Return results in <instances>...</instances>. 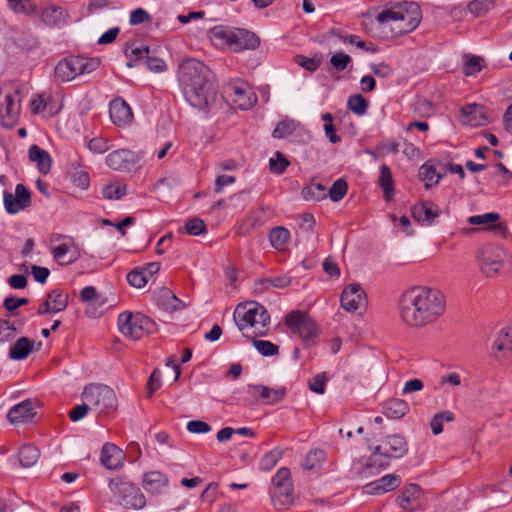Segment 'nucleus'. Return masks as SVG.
<instances>
[{"mask_svg":"<svg viewBox=\"0 0 512 512\" xmlns=\"http://www.w3.org/2000/svg\"><path fill=\"white\" fill-rule=\"evenodd\" d=\"M445 308L444 294L428 286L411 287L403 292L399 300L400 318L412 328L435 323L444 314Z\"/></svg>","mask_w":512,"mask_h":512,"instance_id":"1","label":"nucleus"},{"mask_svg":"<svg viewBox=\"0 0 512 512\" xmlns=\"http://www.w3.org/2000/svg\"><path fill=\"white\" fill-rule=\"evenodd\" d=\"M178 82L186 102L204 110L216 100L212 71L203 62L188 58L178 68Z\"/></svg>","mask_w":512,"mask_h":512,"instance_id":"2","label":"nucleus"},{"mask_svg":"<svg viewBox=\"0 0 512 512\" xmlns=\"http://www.w3.org/2000/svg\"><path fill=\"white\" fill-rule=\"evenodd\" d=\"M420 19L419 6L414 2H403L382 10L375 21L385 37L394 38L415 30Z\"/></svg>","mask_w":512,"mask_h":512,"instance_id":"3","label":"nucleus"},{"mask_svg":"<svg viewBox=\"0 0 512 512\" xmlns=\"http://www.w3.org/2000/svg\"><path fill=\"white\" fill-rule=\"evenodd\" d=\"M371 455L368 458L362 474L370 476L386 469L392 459H400L408 452V443L401 434L385 436L378 444H370Z\"/></svg>","mask_w":512,"mask_h":512,"instance_id":"4","label":"nucleus"},{"mask_svg":"<svg viewBox=\"0 0 512 512\" xmlns=\"http://www.w3.org/2000/svg\"><path fill=\"white\" fill-rule=\"evenodd\" d=\"M233 318L244 336H265L269 331L270 315L265 307L257 302L238 304Z\"/></svg>","mask_w":512,"mask_h":512,"instance_id":"5","label":"nucleus"},{"mask_svg":"<svg viewBox=\"0 0 512 512\" xmlns=\"http://www.w3.org/2000/svg\"><path fill=\"white\" fill-rule=\"evenodd\" d=\"M210 39L216 46H226L233 52L254 50L260 44L259 38L251 31L221 26L210 31Z\"/></svg>","mask_w":512,"mask_h":512,"instance_id":"6","label":"nucleus"},{"mask_svg":"<svg viewBox=\"0 0 512 512\" xmlns=\"http://www.w3.org/2000/svg\"><path fill=\"white\" fill-rule=\"evenodd\" d=\"M476 257L480 270L488 277L503 275L512 270V254L499 245H483Z\"/></svg>","mask_w":512,"mask_h":512,"instance_id":"7","label":"nucleus"},{"mask_svg":"<svg viewBox=\"0 0 512 512\" xmlns=\"http://www.w3.org/2000/svg\"><path fill=\"white\" fill-rule=\"evenodd\" d=\"M108 487L115 502L125 510H142L146 506V497L141 489L134 483L124 481L122 478H113Z\"/></svg>","mask_w":512,"mask_h":512,"instance_id":"8","label":"nucleus"},{"mask_svg":"<svg viewBox=\"0 0 512 512\" xmlns=\"http://www.w3.org/2000/svg\"><path fill=\"white\" fill-rule=\"evenodd\" d=\"M99 65L100 59L97 57L70 56L57 63L54 75L60 82H69L77 76L92 73Z\"/></svg>","mask_w":512,"mask_h":512,"instance_id":"9","label":"nucleus"},{"mask_svg":"<svg viewBox=\"0 0 512 512\" xmlns=\"http://www.w3.org/2000/svg\"><path fill=\"white\" fill-rule=\"evenodd\" d=\"M118 327L122 335L139 340L156 330L155 322L141 313L124 311L118 316Z\"/></svg>","mask_w":512,"mask_h":512,"instance_id":"10","label":"nucleus"},{"mask_svg":"<svg viewBox=\"0 0 512 512\" xmlns=\"http://www.w3.org/2000/svg\"><path fill=\"white\" fill-rule=\"evenodd\" d=\"M81 397L98 413L109 414L117 408L115 392L107 385L90 384L84 388Z\"/></svg>","mask_w":512,"mask_h":512,"instance_id":"11","label":"nucleus"},{"mask_svg":"<svg viewBox=\"0 0 512 512\" xmlns=\"http://www.w3.org/2000/svg\"><path fill=\"white\" fill-rule=\"evenodd\" d=\"M51 254L61 266L75 263L81 257V250L75 239L69 235L53 234L50 238Z\"/></svg>","mask_w":512,"mask_h":512,"instance_id":"12","label":"nucleus"},{"mask_svg":"<svg viewBox=\"0 0 512 512\" xmlns=\"http://www.w3.org/2000/svg\"><path fill=\"white\" fill-rule=\"evenodd\" d=\"M270 496L277 509H284L293 500V485L290 470L286 467L278 469L272 478Z\"/></svg>","mask_w":512,"mask_h":512,"instance_id":"13","label":"nucleus"},{"mask_svg":"<svg viewBox=\"0 0 512 512\" xmlns=\"http://www.w3.org/2000/svg\"><path fill=\"white\" fill-rule=\"evenodd\" d=\"M285 325L303 341L314 340L318 335V327L315 321L305 312L291 311L286 315Z\"/></svg>","mask_w":512,"mask_h":512,"instance_id":"14","label":"nucleus"},{"mask_svg":"<svg viewBox=\"0 0 512 512\" xmlns=\"http://www.w3.org/2000/svg\"><path fill=\"white\" fill-rule=\"evenodd\" d=\"M224 97L234 108L248 110L256 101V95L246 82H235L227 84L224 88Z\"/></svg>","mask_w":512,"mask_h":512,"instance_id":"15","label":"nucleus"},{"mask_svg":"<svg viewBox=\"0 0 512 512\" xmlns=\"http://www.w3.org/2000/svg\"><path fill=\"white\" fill-rule=\"evenodd\" d=\"M396 501L405 512L421 510L427 505L424 491L419 485L414 483L406 485Z\"/></svg>","mask_w":512,"mask_h":512,"instance_id":"16","label":"nucleus"},{"mask_svg":"<svg viewBox=\"0 0 512 512\" xmlns=\"http://www.w3.org/2000/svg\"><path fill=\"white\" fill-rule=\"evenodd\" d=\"M21 98L18 89L13 92H6L3 100L0 103V118L2 124L7 127H12L20 114Z\"/></svg>","mask_w":512,"mask_h":512,"instance_id":"17","label":"nucleus"},{"mask_svg":"<svg viewBox=\"0 0 512 512\" xmlns=\"http://www.w3.org/2000/svg\"><path fill=\"white\" fill-rule=\"evenodd\" d=\"M3 204L7 213L17 214L31 205V193L23 184H17L14 195L4 193Z\"/></svg>","mask_w":512,"mask_h":512,"instance_id":"18","label":"nucleus"},{"mask_svg":"<svg viewBox=\"0 0 512 512\" xmlns=\"http://www.w3.org/2000/svg\"><path fill=\"white\" fill-rule=\"evenodd\" d=\"M138 156L128 149H119L109 153L106 157V164L113 170L129 172L138 163Z\"/></svg>","mask_w":512,"mask_h":512,"instance_id":"19","label":"nucleus"},{"mask_svg":"<svg viewBox=\"0 0 512 512\" xmlns=\"http://www.w3.org/2000/svg\"><path fill=\"white\" fill-rule=\"evenodd\" d=\"M69 301V295L61 289L52 290L46 297V300L39 306L37 313L39 315L55 314L66 309Z\"/></svg>","mask_w":512,"mask_h":512,"instance_id":"20","label":"nucleus"},{"mask_svg":"<svg viewBox=\"0 0 512 512\" xmlns=\"http://www.w3.org/2000/svg\"><path fill=\"white\" fill-rule=\"evenodd\" d=\"M340 301L344 310L354 312L365 305V292L359 284H350L343 290Z\"/></svg>","mask_w":512,"mask_h":512,"instance_id":"21","label":"nucleus"},{"mask_svg":"<svg viewBox=\"0 0 512 512\" xmlns=\"http://www.w3.org/2000/svg\"><path fill=\"white\" fill-rule=\"evenodd\" d=\"M401 483V479L396 474H387L383 477L367 483L363 491L368 495H382L395 490Z\"/></svg>","mask_w":512,"mask_h":512,"instance_id":"22","label":"nucleus"},{"mask_svg":"<svg viewBox=\"0 0 512 512\" xmlns=\"http://www.w3.org/2000/svg\"><path fill=\"white\" fill-rule=\"evenodd\" d=\"M247 393L257 397L262 403L272 405L282 400L286 393L285 388H269L263 385L250 384L247 386Z\"/></svg>","mask_w":512,"mask_h":512,"instance_id":"23","label":"nucleus"},{"mask_svg":"<svg viewBox=\"0 0 512 512\" xmlns=\"http://www.w3.org/2000/svg\"><path fill=\"white\" fill-rule=\"evenodd\" d=\"M492 354L497 360L506 359L512 356V330L502 328L492 345Z\"/></svg>","mask_w":512,"mask_h":512,"instance_id":"24","label":"nucleus"},{"mask_svg":"<svg viewBox=\"0 0 512 512\" xmlns=\"http://www.w3.org/2000/svg\"><path fill=\"white\" fill-rule=\"evenodd\" d=\"M459 120L463 125L477 127L486 122L485 109L479 104H468L461 108Z\"/></svg>","mask_w":512,"mask_h":512,"instance_id":"25","label":"nucleus"},{"mask_svg":"<svg viewBox=\"0 0 512 512\" xmlns=\"http://www.w3.org/2000/svg\"><path fill=\"white\" fill-rule=\"evenodd\" d=\"M109 114L112 122L117 126L127 125L133 118L130 106L123 99H114L111 101Z\"/></svg>","mask_w":512,"mask_h":512,"instance_id":"26","label":"nucleus"},{"mask_svg":"<svg viewBox=\"0 0 512 512\" xmlns=\"http://www.w3.org/2000/svg\"><path fill=\"white\" fill-rule=\"evenodd\" d=\"M125 456L123 451L113 443H106L101 450L100 461L109 470H114L123 465Z\"/></svg>","mask_w":512,"mask_h":512,"instance_id":"27","label":"nucleus"},{"mask_svg":"<svg viewBox=\"0 0 512 512\" xmlns=\"http://www.w3.org/2000/svg\"><path fill=\"white\" fill-rule=\"evenodd\" d=\"M412 216L420 224L430 226L439 216V208L432 202H422L413 206Z\"/></svg>","mask_w":512,"mask_h":512,"instance_id":"28","label":"nucleus"},{"mask_svg":"<svg viewBox=\"0 0 512 512\" xmlns=\"http://www.w3.org/2000/svg\"><path fill=\"white\" fill-rule=\"evenodd\" d=\"M169 483L168 477L160 471H150L143 474L142 486L151 494H161Z\"/></svg>","mask_w":512,"mask_h":512,"instance_id":"29","label":"nucleus"},{"mask_svg":"<svg viewBox=\"0 0 512 512\" xmlns=\"http://www.w3.org/2000/svg\"><path fill=\"white\" fill-rule=\"evenodd\" d=\"M35 415L34 402L32 400H24L14 405L8 412V419L11 423H25L30 421Z\"/></svg>","mask_w":512,"mask_h":512,"instance_id":"30","label":"nucleus"},{"mask_svg":"<svg viewBox=\"0 0 512 512\" xmlns=\"http://www.w3.org/2000/svg\"><path fill=\"white\" fill-rule=\"evenodd\" d=\"M441 165H435L431 161L424 163L419 170V177L425 183L426 188L436 185L445 174Z\"/></svg>","mask_w":512,"mask_h":512,"instance_id":"31","label":"nucleus"},{"mask_svg":"<svg viewBox=\"0 0 512 512\" xmlns=\"http://www.w3.org/2000/svg\"><path fill=\"white\" fill-rule=\"evenodd\" d=\"M301 126L293 119L281 120L274 129L272 136L276 139H292L300 134Z\"/></svg>","mask_w":512,"mask_h":512,"instance_id":"32","label":"nucleus"},{"mask_svg":"<svg viewBox=\"0 0 512 512\" xmlns=\"http://www.w3.org/2000/svg\"><path fill=\"white\" fill-rule=\"evenodd\" d=\"M29 159L37 164L38 170L46 175L51 169L50 154L41 149L38 145H32L29 148Z\"/></svg>","mask_w":512,"mask_h":512,"instance_id":"33","label":"nucleus"},{"mask_svg":"<svg viewBox=\"0 0 512 512\" xmlns=\"http://www.w3.org/2000/svg\"><path fill=\"white\" fill-rule=\"evenodd\" d=\"M149 54L150 49L144 44H139L137 42L127 44L125 48V56L129 59L127 66L130 68L134 67L136 65V61L148 58Z\"/></svg>","mask_w":512,"mask_h":512,"instance_id":"34","label":"nucleus"},{"mask_svg":"<svg viewBox=\"0 0 512 512\" xmlns=\"http://www.w3.org/2000/svg\"><path fill=\"white\" fill-rule=\"evenodd\" d=\"M34 342L27 337L19 338L9 350V357L12 360L26 359L31 353Z\"/></svg>","mask_w":512,"mask_h":512,"instance_id":"35","label":"nucleus"},{"mask_svg":"<svg viewBox=\"0 0 512 512\" xmlns=\"http://www.w3.org/2000/svg\"><path fill=\"white\" fill-rule=\"evenodd\" d=\"M384 410L388 417L399 419L408 413L409 405L402 399L392 398L385 403Z\"/></svg>","mask_w":512,"mask_h":512,"instance_id":"36","label":"nucleus"},{"mask_svg":"<svg viewBox=\"0 0 512 512\" xmlns=\"http://www.w3.org/2000/svg\"><path fill=\"white\" fill-rule=\"evenodd\" d=\"M290 239V232L282 226L273 228L269 233V241L273 248L282 251L286 248Z\"/></svg>","mask_w":512,"mask_h":512,"instance_id":"37","label":"nucleus"},{"mask_svg":"<svg viewBox=\"0 0 512 512\" xmlns=\"http://www.w3.org/2000/svg\"><path fill=\"white\" fill-rule=\"evenodd\" d=\"M20 464L29 468L37 463L40 457V451L36 446L33 445H24L20 448L18 453Z\"/></svg>","mask_w":512,"mask_h":512,"instance_id":"38","label":"nucleus"},{"mask_svg":"<svg viewBox=\"0 0 512 512\" xmlns=\"http://www.w3.org/2000/svg\"><path fill=\"white\" fill-rule=\"evenodd\" d=\"M326 460V452L320 448L311 449L305 456L302 467L306 470L320 468Z\"/></svg>","mask_w":512,"mask_h":512,"instance_id":"39","label":"nucleus"},{"mask_svg":"<svg viewBox=\"0 0 512 512\" xmlns=\"http://www.w3.org/2000/svg\"><path fill=\"white\" fill-rule=\"evenodd\" d=\"M379 185L383 190L385 200H391L394 194V185L391 170L387 165L380 167Z\"/></svg>","mask_w":512,"mask_h":512,"instance_id":"40","label":"nucleus"},{"mask_svg":"<svg viewBox=\"0 0 512 512\" xmlns=\"http://www.w3.org/2000/svg\"><path fill=\"white\" fill-rule=\"evenodd\" d=\"M11 39L17 47L23 50H32L38 45L36 37L27 31H17L11 36Z\"/></svg>","mask_w":512,"mask_h":512,"instance_id":"41","label":"nucleus"},{"mask_svg":"<svg viewBox=\"0 0 512 512\" xmlns=\"http://www.w3.org/2000/svg\"><path fill=\"white\" fill-rule=\"evenodd\" d=\"M301 194L305 200L320 201L327 197V188L321 183L312 182L302 189Z\"/></svg>","mask_w":512,"mask_h":512,"instance_id":"42","label":"nucleus"},{"mask_svg":"<svg viewBox=\"0 0 512 512\" xmlns=\"http://www.w3.org/2000/svg\"><path fill=\"white\" fill-rule=\"evenodd\" d=\"M9 8L18 14L35 16L38 14L37 6L33 0H7Z\"/></svg>","mask_w":512,"mask_h":512,"instance_id":"43","label":"nucleus"},{"mask_svg":"<svg viewBox=\"0 0 512 512\" xmlns=\"http://www.w3.org/2000/svg\"><path fill=\"white\" fill-rule=\"evenodd\" d=\"M455 415L453 412L445 410L436 413L431 421H430V428L434 435H439L443 432V424L449 423L454 421Z\"/></svg>","mask_w":512,"mask_h":512,"instance_id":"44","label":"nucleus"},{"mask_svg":"<svg viewBox=\"0 0 512 512\" xmlns=\"http://www.w3.org/2000/svg\"><path fill=\"white\" fill-rule=\"evenodd\" d=\"M283 450L276 447L265 453L259 462V469L265 472L270 471L282 458Z\"/></svg>","mask_w":512,"mask_h":512,"instance_id":"45","label":"nucleus"},{"mask_svg":"<svg viewBox=\"0 0 512 512\" xmlns=\"http://www.w3.org/2000/svg\"><path fill=\"white\" fill-rule=\"evenodd\" d=\"M127 194V185L121 182H113L102 188V195L109 200H119Z\"/></svg>","mask_w":512,"mask_h":512,"instance_id":"46","label":"nucleus"},{"mask_svg":"<svg viewBox=\"0 0 512 512\" xmlns=\"http://www.w3.org/2000/svg\"><path fill=\"white\" fill-rule=\"evenodd\" d=\"M494 7V0H472L467 9L475 17H480L488 13Z\"/></svg>","mask_w":512,"mask_h":512,"instance_id":"47","label":"nucleus"},{"mask_svg":"<svg viewBox=\"0 0 512 512\" xmlns=\"http://www.w3.org/2000/svg\"><path fill=\"white\" fill-rule=\"evenodd\" d=\"M347 107L353 113L362 116L368 108V101L360 94L352 95L347 100Z\"/></svg>","mask_w":512,"mask_h":512,"instance_id":"48","label":"nucleus"},{"mask_svg":"<svg viewBox=\"0 0 512 512\" xmlns=\"http://www.w3.org/2000/svg\"><path fill=\"white\" fill-rule=\"evenodd\" d=\"M253 346L263 356H275L279 353V347L267 340H253Z\"/></svg>","mask_w":512,"mask_h":512,"instance_id":"49","label":"nucleus"},{"mask_svg":"<svg viewBox=\"0 0 512 512\" xmlns=\"http://www.w3.org/2000/svg\"><path fill=\"white\" fill-rule=\"evenodd\" d=\"M440 384L447 385L451 389H456L466 385V379L458 372H449L440 378Z\"/></svg>","mask_w":512,"mask_h":512,"instance_id":"50","label":"nucleus"},{"mask_svg":"<svg viewBox=\"0 0 512 512\" xmlns=\"http://www.w3.org/2000/svg\"><path fill=\"white\" fill-rule=\"evenodd\" d=\"M16 336V327L5 319H0V344L12 341Z\"/></svg>","mask_w":512,"mask_h":512,"instance_id":"51","label":"nucleus"},{"mask_svg":"<svg viewBox=\"0 0 512 512\" xmlns=\"http://www.w3.org/2000/svg\"><path fill=\"white\" fill-rule=\"evenodd\" d=\"M347 183L343 179L336 180L329 191L327 192V195L330 197V199L333 202L340 201L347 193Z\"/></svg>","mask_w":512,"mask_h":512,"instance_id":"52","label":"nucleus"},{"mask_svg":"<svg viewBox=\"0 0 512 512\" xmlns=\"http://www.w3.org/2000/svg\"><path fill=\"white\" fill-rule=\"evenodd\" d=\"M288 165L289 161L281 152H276L269 160L270 170L275 174H282Z\"/></svg>","mask_w":512,"mask_h":512,"instance_id":"53","label":"nucleus"},{"mask_svg":"<svg viewBox=\"0 0 512 512\" xmlns=\"http://www.w3.org/2000/svg\"><path fill=\"white\" fill-rule=\"evenodd\" d=\"M127 281L131 286L139 289L147 284L148 278L145 271L136 268L127 274Z\"/></svg>","mask_w":512,"mask_h":512,"instance_id":"54","label":"nucleus"},{"mask_svg":"<svg viewBox=\"0 0 512 512\" xmlns=\"http://www.w3.org/2000/svg\"><path fill=\"white\" fill-rule=\"evenodd\" d=\"M62 11L59 7L50 6L42 10L40 17L48 25H54L59 22Z\"/></svg>","mask_w":512,"mask_h":512,"instance_id":"55","label":"nucleus"},{"mask_svg":"<svg viewBox=\"0 0 512 512\" xmlns=\"http://www.w3.org/2000/svg\"><path fill=\"white\" fill-rule=\"evenodd\" d=\"M352 62L350 55L344 52H336L331 55L330 64L337 71H343Z\"/></svg>","mask_w":512,"mask_h":512,"instance_id":"56","label":"nucleus"},{"mask_svg":"<svg viewBox=\"0 0 512 512\" xmlns=\"http://www.w3.org/2000/svg\"><path fill=\"white\" fill-rule=\"evenodd\" d=\"M500 215L496 212H489L481 215H473L468 218V223L471 225H487L498 221Z\"/></svg>","mask_w":512,"mask_h":512,"instance_id":"57","label":"nucleus"},{"mask_svg":"<svg viewBox=\"0 0 512 512\" xmlns=\"http://www.w3.org/2000/svg\"><path fill=\"white\" fill-rule=\"evenodd\" d=\"M295 62L299 66H301L302 68H304L305 70H307L309 72L316 71L321 64V61L319 58H316V57L309 58V57H306L303 55H297L295 57Z\"/></svg>","mask_w":512,"mask_h":512,"instance_id":"58","label":"nucleus"},{"mask_svg":"<svg viewBox=\"0 0 512 512\" xmlns=\"http://www.w3.org/2000/svg\"><path fill=\"white\" fill-rule=\"evenodd\" d=\"M290 283L291 280L286 275H281L274 278H263L259 280V284L265 285V288L272 286L275 288L282 289L289 286Z\"/></svg>","mask_w":512,"mask_h":512,"instance_id":"59","label":"nucleus"},{"mask_svg":"<svg viewBox=\"0 0 512 512\" xmlns=\"http://www.w3.org/2000/svg\"><path fill=\"white\" fill-rule=\"evenodd\" d=\"M88 149L93 153L103 154L110 149L109 141L103 137H94L88 142Z\"/></svg>","mask_w":512,"mask_h":512,"instance_id":"60","label":"nucleus"},{"mask_svg":"<svg viewBox=\"0 0 512 512\" xmlns=\"http://www.w3.org/2000/svg\"><path fill=\"white\" fill-rule=\"evenodd\" d=\"M151 21L150 14L143 8H137L130 13L129 23L132 26Z\"/></svg>","mask_w":512,"mask_h":512,"instance_id":"61","label":"nucleus"},{"mask_svg":"<svg viewBox=\"0 0 512 512\" xmlns=\"http://www.w3.org/2000/svg\"><path fill=\"white\" fill-rule=\"evenodd\" d=\"M185 229L188 234L198 236L206 230V226L203 220L192 218L186 222Z\"/></svg>","mask_w":512,"mask_h":512,"instance_id":"62","label":"nucleus"},{"mask_svg":"<svg viewBox=\"0 0 512 512\" xmlns=\"http://www.w3.org/2000/svg\"><path fill=\"white\" fill-rule=\"evenodd\" d=\"M326 382L327 378L325 373L317 374L309 381V388L317 394H323L325 392Z\"/></svg>","mask_w":512,"mask_h":512,"instance_id":"63","label":"nucleus"},{"mask_svg":"<svg viewBox=\"0 0 512 512\" xmlns=\"http://www.w3.org/2000/svg\"><path fill=\"white\" fill-rule=\"evenodd\" d=\"M186 427L193 434H206L211 431V426L201 420H191L187 423Z\"/></svg>","mask_w":512,"mask_h":512,"instance_id":"64","label":"nucleus"}]
</instances>
